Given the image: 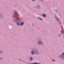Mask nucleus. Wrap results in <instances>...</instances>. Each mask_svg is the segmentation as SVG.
I'll return each mask as SVG.
<instances>
[{
    "instance_id": "obj_1",
    "label": "nucleus",
    "mask_w": 64,
    "mask_h": 64,
    "mask_svg": "<svg viewBox=\"0 0 64 64\" xmlns=\"http://www.w3.org/2000/svg\"><path fill=\"white\" fill-rule=\"evenodd\" d=\"M24 24V22H22V23H21L20 24V26H21L22 25H23Z\"/></svg>"
},
{
    "instance_id": "obj_2",
    "label": "nucleus",
    "mask_w": 64,
    "mask_h": 64,
    "mask_svg": "<svg viewBox=\"0 0 64 64\" xmlns=\"http://www.w3.org/2000/svg\"><path fill=\"white\" fill-rule=\"evenodd\" d=\"M42 15H43V16L44 17H46V15L45 14H42Z\"/></svg>"
},
{
    "instance_id": "obj_3",
    "label": "nucleus",
    "mask_w": 64,
    "mask_h": 64,
    "mask_svg": "<svg viewBox=\"0 0 64 64\" xmlns=\"http://www.w3.org/2000/svg\"><path fill=\"white\" fill-rule=\"evenodd\" d=\"M31 53L32 54H33L34 53V52H33V51Z\"/></svg>"
},
{
    "instance_id": "obj_4",
    "label": "nucleus",
    "mask_w": 64,
    "mask_h": 64,
    "mask_svg": "<svg viewBox=\"0 0 64 64\" xmlns=\"http://www.w3.org/2000/svg\"><path fill=\"white\" fill-rule=\"evenodd\" d=\"M63 32V30L61 31V34H63V33H62Z\"/></svg>"
},
{
    "instance_id": "obj_5",
    "label": "nucleus",
    "mask_w": 64,
    "mask_h": 64,
    "mask_svg": "<svg viewBox=\"0 0 64 64\" xmlns=\"http://www.w3.org/2000/svg\"><path fill=\"white\" fill-rule=\"evenodd\" d=\"M38 18L40 19V20H42V19L41 18Z\"/></svg>"
},
{
    "instance_id": "obj_6",
    "label": "nucleus",
    "mask_w": 64,
    "mask_h": 64,
    "mask_svg": "<svg viewBox=\"0 0 64 64\" xmlns=\"http://www.w3.org/2000/svg\"><path fill=\"white\" fill-rule=\"evenodd\" d=\"M42 43V42H38V44H40V43Z\"/></svg>"
},
{
    "instance_id": "obj_7",
    "label": "nucleus",
    "mask_w": 64,
    "mask_h": 64,
    "mask_svg": "<svg viewBox=\"0 0 64 64\" xmlns=\"http://www.w3.org/2000/svg\"><path fill=\"white\" fill-rule=\"evenodd\" d=\"M30 60H32V58L30 57Z\"/></svg>"
},
{
    "instance_id": "obj_8",
    "label": "nucleus",
    "mask_w": 64,
    "mask_h": 64,
    "mask_svg": "<svg viewBox=\"0 0 64 64\" xmlns=\"http://www.w3.org/2000/svg\"><path fill=\"white\" fill-rule=\"evenodd\" d=\"M15 14H17V12H15Z\"/></svg>"
},
{
    "instance_id": "obj_9",
    "label": "nucleus",
    "mask_w": 64,
    "mask_h": 64,
    "mask_svg": "<svg viewBox=\"0 0 64 64\" xmlns=\"http://www.w3.org/2000/svg\"><path fill=\"white\" fill-rule=\"evenodd\" d=\"M56 20H59V19H58V18H56Z\"/></svg>"
},
{
    "instance_id": "obj_10",
    "label": "nucleus",
    "mask_w": 64,
    "mask_h": 64,
    "mask_svg": "<svg viewBox=\"0 0 64 64\" xmlns=\"http://www.w3.org/2000/svg\"><path fill=\"white\" fill-rule=\"evenodd\" d=\"M62 55H64V52H63L62 54Z\"/></svg>"
},
{
    "instance_id": "obj_11",
    "label": "nucleus",
    "mask_w": 64,
    "mask_h": 64,
    "mask_svg": "<svg viewBox=\"0 0 64 64\" xmlns=\"http://www.w3.org/2000/svg\"><path fill=\"white\" fill-rule=\"evenodd\" d=\"M19 24L18 23H17V25H19Z\"/></svg>"
},
{
    "instance_id": "obj_12",
    "label": "nucleus",
    "mask_w": 64,
    "mask_h": 64,
    "mask_svg": "<svg viewBox=\"0 0 64 64\" xmlns=\"http://www.w3.org/2000/svg\"><path fill=\"white\" fill-rule=\"evenodd\" d=\"M33 1H34V0H32Z\"/></svg>"
},
{
    "instance_id": "obj_13",
    "label": "nucleus",
    "mask_w": 64,
    "mask_h": 64,
    "mask_svg": "<svg viewBox=\"0 0 64 64\" xmlns=\"http://www.w3.org/2000/svg\"><path fill=\"white\" fill-rule=\"evenodd\" d=\"M53 60L54 61H55V60Z\"/></svg>"
},
{
    "instance_id": "obj_14",
    "label": "nucleus",
    "mask_w": 64,
    "mask_h": 64,
    "mask_svg": "<svg viewBox=\"0 0 64 64\" xmlns=\"http://www.w3.org/2000/svg\"><path fill=\"white\" fill-rule=\"evenodd\" d=\"M59 36H60V34H59Z\"/></svg>"
}]
</instances>
